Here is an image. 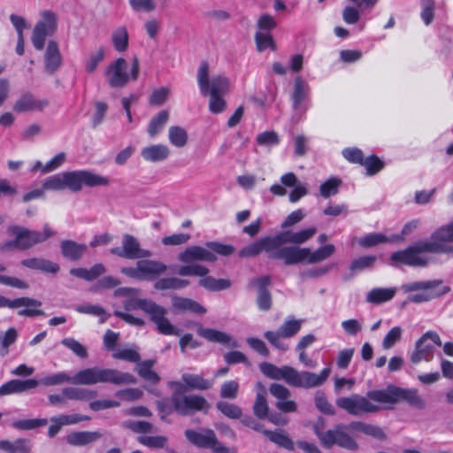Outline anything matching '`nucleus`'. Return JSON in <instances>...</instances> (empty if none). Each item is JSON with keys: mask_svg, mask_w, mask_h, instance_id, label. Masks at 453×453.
I'll return each mask as SVG.
<instances>
[{"mask_svg": "<svg viewBox=\"0 0 453 453\" xmlns=\"http://www.w3.org/2000/svg\"><path fill=\"white\" fill-rule=\"evenodd\" d=\"M108 184V178L89 171L66 172L58 178V189L67 188L73 192L81 191L83 186L93 188Z\"/></svg>", "mask_w": 453, "mask_h": 453, "instance_id": "nucleus-10", "label": "nucleus"}, {"mask_svg": "<svg viewBox=\"0 0 453 453\" xmlns=\"http://www.w3.org/2000/svg\"><path fill=\"white\" fill-rule=\"evenodd\" d=\"M173 410L180 415L186 416L196 411H207L211 405L207 400L199 395L172 394L170 397Z\"/></svg>", "mask_w": 453, "mask_h": 453, "instance_id": "nucleus-15", "label": "nucleus"}, {"mask_svg": "<svg viewBox=\"0 0 453 453\" xmlns=\"http://www.w3.org/2000/svg\"><path fill=\"white\" fill-rule=\"evenodd\" d=\"M128 64L123 58H117L110 64L105 70L108 84L111 88H123L130 80L136 81L139 76V60L134 58L132 61L131 74L127 73Z\"/></svg>", "mask_w": 453, "mask_h": 453, "instance_id": "nucleus-12", "label": "nucleus"}, {"mask_svg": "<svg viewBox=\"0 0 453 453\" xmlns=\"http://www.w3.org/2000/svg\"><path fill=\"white\" fill-rule=\"evenodd\" d=\"M57 70V44L50 42L45 54V71L53 74Z\"/></svg>", "mask_w": 453, "mask_h": 453, "instance_id": "nucleus-52", "label": "nucleus"}, {"mask_svg": "<svg viewBox=\"0 0 453 453\" xmlns=\"http://www.w3.org/2000/svg\"><path fill=\"white\" fill-rule=\"evenodd\" d=\"M257 388L258 391L257 393L256 400L253 405V412L258 418L264 419L267 418L269 411L265 397L266 391L265 386L260 382L257 383Z\"/></svg>", "mask_w": 453, "mask_h": 453, "instance_id": "nucleus-33", "label": "nucleus"}, {"mask_svg": "<svg viewBox=\"0 0 453 453\" xmlns=\"http://www.w3.org/2000/svg\"><path fill=\"white\" fill-rule=\"evenodd\" d=\"M342 156L346 160L353 164L361 165L365 157L363 151L358 148H347L342 150Z\"/></svg>", "mask_w": 453, "mask_h": 453, "instance_id": "nucleus-63", "label": "nucleus"}, {"mask_svg": "<svg viewBox=\"0 0 453 453\" xmlns=\"http://www.w3.org/2000/svg\"><path fill=\"white\" fill-rule=\"evenodd\" d=\"M65 380L73 385H94L97 383L126 385L136 383L135 377L129 372L98 366L82 369L73 377H68L65 373H58V382Z\"/></svg>", "mask_w": 453, "mask_h": 453, "instance_id": "nucleus-5", "label": "nucleus"}, {"mask_svg": "<svg viewBox=\"0 0 453 453\" xmlns=\"http://www.w3.org/2000/svg\"><path fill=\"white\" fill-rule=\"evenodd\" d=\"M181 380L188 390H208L212 388L213 381L204 379L200 374L182 373Z\"/></svg>", "mask_w": 453, "mask_h": 453, "instance_id": "nucleus-28", "label": "nucleus"}, {"mask_svg": "<svg viewBox=\"0 0 453 453\" xmlns=\"http://www.w3.org/2000/svg\"><path fill=\"white\" fill-rule=\"evenodd\" d=\"M441 280L414 281L403 285L405 292H418L408 296V301L415 303L428 302L432 299L446 295L450 291L448 286H441Z\"/></svg>", "mask_w": 453, "mask_h": 453, "instance_id": "nucleus-9", "label": "nucleus"}, {"mask_svg": "<svg viewBox=\"0 0 453 453\" xmlns=\"http://www.w3.org/2000/svg\"><path fill=\"white\" fill-rule=\"evenodd\" d=\"M261 372L272 380H283L292 387L311 388L323 385L330 375L331 369L324 368L319 374L311 372H298L295 368L283 365L278 367L273 364L263 362L259 365Z\"/></svg>", "mask_w": 453, "mask_h": 453, "instance_id": "nucleus-4", "label": "nucleus"}, {"mask_svg": "<svg viewBox=\"0 0 453 453\" xmlns=\"http://www.w3.org/2000/svg\"><path fill=\"white\" fill-rule=\"evenodd\" d=\"M439 334L434 331H427L416 342L415 349L411 355V361L418 364L422 360L430 361L433 358L434 345L441 346Z\"/></svg>", "mask_w": 453, "mask_h": 453, "instance_id": "nucleus-17", "label": "nucleus"}, {"mask_svg": "<svg viewBox=\"0 0 453 453\" xmlns=\"http://www.w3.org/2000/svg\"><path fill=\"white\" fill-rule=\"evenodd\" d=\"M403 330L400 326H394L385 335L382 341L384 349H391L397 342L401 340Z\"/></svg>", "mask_w": 453, "mask_h": 453, "instance_id": "nucleus-55", "label": "nucleus"}, {"mask_svg": "<svg viewBox=\"0 0 453 453\" xmlns=\"http://www.w3.org/2000/svg\"><path fill=\"white\" fill-rule=\"evenodd\" d=\"M156 361L153 359L145 360L137 364L136 371L138 374L147 381L157 384L160 380L158 374L152 370Z\"/></svg>", "mask_w": 453, "mask_h": 453, "instance_id": "nucleus-40", "label": "nucleus"}, {"mask_svg": "<svg viewBox=\"0 0 453 453\" xmlns=\"http://www.w3.org/2000/svg\"><path fill=\"white\" fill-rule=\"evenodd\" d=\"M302 319H295L293 317L286 319L280 326L278 331H266L264 337L270 342L275 349L287 351L289 345L283 342L282 339L292 338L301 330Z\"/></svg>", "mask_w": 453, "mask_h": 453, "instance_id": "nucleus-14", "label": "nucleus"}, {"mask_svg": "<svg viewBox=\"0 0 453 453\" xmlns=\"http://www.w3.org/2000/svg\"><path fill=\"white\" fill-rule=\"evenodd\" d=\"M233 245L219 242H207L204 246L192 245L178 255V259L184 264L195 261L215 262L217 256L228 257L234 252Z\"/></svg>", "mask_w": 453, "mask_h": 453, "instance_id": "nucleus-7", "label": "nucleus"}, {"mask_svg": "<svg viewBox=\"0 0 453 453\" xmlns=\"http://www.w3.org/2000/svg\"><path fill=\"white\" fill-rule=\"evenodd\" d=\"M279 136L274 131H266L257 136V142L261 146L271 147L279 143Z\"/></svg>", "mask_w": 453, "mask_h": 453, "instance_id": "nucleus-62", "label": "nucleus"}, {"mask_svg": "<svg viewBox=\"0 0 453 453\" xmlns=\"http://www.w3.org/2000/svg\"><path fill=\"white\" fill-rule=\"evenodd\" d=\"M195 326L197 334L210 342L219 343L233 349L239 347L238 342L225 332L212 328H205L199 323H196Z\"/></svg>", "mask_w": 453, "mask_h": 453, "instance_id": "nucleus-20", "label": "nucleus"}, {"mask_svg": "<svg viewBox=\"0 0 453 453\" xmlns=\"http://www.w3.org/2000/svg\"><path fill=\"white\" fill-rule=\"evenodd\" d=\"M122 426L135 434H149L154 431L153 424L145 420H126L122 423Z\"/></svg>", "mask_w": 453, "mask_h": 453, "instance_id": "nucleus-45", "label": "nucleus"}, {"mask_svg": "<svg viewBox=\"0 0 453 453\" xmlns=\"http://www.w3.org/2000/svg\"><path fill=\"white\" fill-rule=\"evenodd\" d=\"M188 280L180 279L177 277H166L157 280L154 288L157 290H167V289H181L189 285Z\"/></svg>", "mask_w": 453, "mask_h": 453, "instance_id": "nucleus-41", "label": "nucleus"}, {"mask_svg": "<svg viewBox=\"0 0 453 453\" xmlns=\"http://www.w3.org/2000/svg\"><path fill=\"white\" fill-rule=\"evenodd\" d=\"M169 114L166 111H161L154 116L148 126V134L150 137L157 135L166 124Z\"/></svg>", "mask_w": 453, "mask_h": 453, "instance_id": "nucleus-43", "label": "nucleus"}, {"mask_svg": "<svg viewBox=\"0 0 453 453\" xmlns=\"http://www.w3.org/2000/svg\"><path fill=\"white\" fill-rule=\"evenodd\" d=\"M377 260L376 256L367 255L354 259L349 265V270L352 273L362 272L373 267Z\"/></svg>", "mask_w": 453, "mask_h": 453, "instance_id": "nucleus-44", "label": "nucleus"}, {"mask_svg": "<svg viewBox=\"0 0 453 453\" xmlns=\"http://www.w3.org/2000/svg\"><path fill=\"white\" fill-rule=\"evenodd\" d=\"M110 252L126 259H140L152 256L149 250L141 248L138 240L134 236L128 234L123 235L122 246L111 248Z\"/></svg>", "mask_w": 453, "mask_h": 453, "instance_id": "nucleus-18", "label": "nucleus"}, {"mask_svg": "<svg viewBox=\"0 0 453 453\" xmlns=\"http://www.w3.org/2000/svg\"><path fill=\"white\" fill-rule=\"evenodd\" d=\"M209 269L200 264H187L180 266L178 274L180 276H198L203 277L208 274Z\"/></svg>", "mask_w": 453, "mask_h": 453, "instance_id": "nucleus-47", "label": "nucleus"}, {"mask_svg": "<svg viewBox=\"0 0 453 453\" xmlns=\"http://www.w3.org/2000/svg\"><path fill=\"white\" fill-rule=\"evenodd\" d=\"M372 401L393 406L401 402L418 410L426 408L425 400L419 395L417 388H403L388 385L384 389L370 390L365 396L354 394L351 396L337 398L336 405L352 416H361L367 413H375L381 408Z\"/></svg>", "mask_w": 453, "mask_h": 453, "instance_id": "nucleus-1", "label": "nucleus"}, {"mask_svg": "<svg viewBox=\"0 0 453 453\" xmlns=\"http://www.w3.org/2000/svg\"><path fill=\"white\" fill-rule=\"evenodd\" d=\"M262 433L273 443L288 450H294V442L288 435L281 430H263Z\"/></svg>", "mask_w": 453, "mask_h": 453, "instance_id": "nucleus-39", "label": "nucleus"}, {"mask_svg": "<svg viewBox=\"0 0 453 453\" xmlns=\"http://www.w3.org/2000/svg\"><path fill=\"white\" fill-rule=\"evenodd\" d=\"M315 405L323 413L327 415L334 414V408L327 401L324 392L317 391L315 395Z\"/></svg>", "mask_w": 453, "mask_h": 453, "instance_id": "nucleus-57", "label": "nucleus"}, {"mask_svg": "<svg viewBox=\"0 0 453 453\" xmlns=\"http://www.w3.org/2000/svg\"><path fill=\"white\" fill-rule=\"evenodd\" d=\"M62 395L65 398L72 400L89 401L96 398L97 393L89 388L68 387L63 388Z\"/></svg>", "mask_w": 453, "mask_h": 453, "instance_id": "nucleus-36", "label": "nucleus"}, {"mask_svg": "<svg viewBox=\"0 0 453 453\" xmlns=\"http://www.w3.org/2000/svg\"><path fill=\"white\" fill-rule=\"evenodd\" d=\"M103 434L98 431L73 432L66 436V441L73 446H86L99 440Z\"/></svg>", "mask_w": 453, "mask_h": 453, "instance_id": "nucleus-27", "label": "nucleus"}, {"mask_svg": "<svg viewBox=\"0 0 453 453\" xmlns=\"http://www.w3.org/2000/svg\"><path fill=\"white\" fill-rule=\"evenodd\" d=\"M48 424L47 418H27L19 419L12 422V426L18 430H33L37 427L44 426Z\"/></svg>", "mask_w": 453, "mask_h": 453, "instance_id": "nucleus-48", "label": "nucleus"}, {"mask_svg": "<svg viewBox=\"0 0 453 453\" xmlns=\"http://www.w3.org/2000/svg\"><path fill=\"white\" fill-rule=\"evenodd\" d=\"M198 285L210 291H220L231 287V281L227 279H215L212 276L201 277Z\"/></svg>", "mask_w": 453, "mask_h": 453, "instance_id": "nucleus-38", "label": "nucleus"}, {"mask_svg": "<svg viewBox=\"0 0 453 453\" xmlns=\"http://www.w3.org/2000/svg\"><path fill=\"white\" fill-rule=\"evenodd\" d=\"M115 395L123 401L134 402L142 398L143 393L139 388H126L117 391Z\"/></svg>", "mask_w": 453, "mask_h": 453, "instance_id": "nucleus-64", "label": "nucleus"}, {"mask_svg": "<svg viewBox=\"0 0 453 453\" xmlns=\"http://www.w3.org/2000/svg\"><path fill=\"white\" fill-rule=\"evenodd\" d=\"M272 395L277 398L276 408L282 412H295L297 404L295 401L288 400L291 393L288 388L279 383H273L269 388Z\"/></svg>", "mask_w": 453, "mask_h": 453, "instance_id": "nucleus-21", "label": "nucleus"}, {"mask_svg": "<svg viewBox=\"0 0 453 453\" xmlns=\"http://www.w3.org/2000/svg\"><path fill=\"white\" fill-rule=\"evenodd\" d=\"M143 311L150 316V320L157 326V331L165 335H180V331L176 328L165 317L167 311L163 306L148 299L144 303Z\"/></svg>", "mask_w": 453, "mask_h": 453, "instance_id": "nucleus-16", "label": "nucleus"}, {"mask_svg": "<svg viewBox=\"0 0 453 453\" xmlns=\"http://www.w3.org/2000/svg\"><path fill=\"white\" fill-rule=\"evenodd\" d=\"M168 138L172 145L183 148L188 143V135L183 127L173 126L169 127Z\"/></svg>", "mask_w": 453, "mask_h": 453, "instance_id": "nucleus-42", "label": "nucleus"}, {"mask_svg": "<svg viewBox=\"0 0 453 453\" xmlns=\"http://www.w3.org/2000/svg\"><path fill=\"white\" fill-rule=\"evenodd\" d=\"M341 183V180L336 178H331L326 180L319 187L320 195L325 198H328L331 196L336 195L338 193Z\"/></svg>", "mask_w": 453, "mask_h": 453, "instance_id": "nucleus-53", "label": "nucleus"}, {"mask_svg": "<svg viewBox=\"0 0 453 453\" xmlns=\"http://www.w3.org/2000/svg\"><path fill=\"white\" fill-rule=\"evenodd\" d=\"M18 338V332L14 327H10L1 337L0 355L6 356L9 353V347L13 344Z\"/></svg>", "mask_w": 453, "mask_h": 453, "instance_id": "nucleus-51", "label": "nucleus"}, {"mask_svg": "<svg viewBox=\"0 0 453 453\" xmlns=\"http://www.w3.org/2000/svg\"><path fill=\"white\" fill-rule=\"evenodd\" d=\"M141 156L146 161L157 163L168 158L170 149L164 144H154L144 147L141 150Z\"/></svg>", "mask_w": 453, "mask_h": 453, "instance_id": "nucleus-24", "label": "nucleus"}, {"mask_svg": "<svg viewBox=\"0 0 453 453\" xmlns=\"http://www.w3.org/2000/svg\"><path fill=\"white\" fill-rule=\"evenodd\" d=\"M172 304L175 311H190L199 315L206 312L203 305L190 298L174 296L172 297Z\"/></svg>", "mask_w": 453, "mask_h": 453, "instance_id": "nucleus-26", "label": "nucleus"}, {"mask_svg": "<svg viewBox=\"0 0 453 453\" xmlns=\"http://www.w3.org/2000/svg\"><path fill=\"white\" fill-rule=\"evenodd\" d=\"M420 17L422 21L426 26L431 25L434 19V0H420Z\"/></svg>", "mask_w": 453, "mask_h": 453, "instance_id": "nucleus-50", "label": "nucleus"}, {"mask_svg": "<svg viewBox=\"0 0 453 453\" xmlns=\"http://www.w3.org/2000/svg\"><path fill=\"white\" fill-rule=\"evenodd\" d=\"M197 83L203 96H225L230 88L229 80L221 74L209 77V65L203 61L197 70Z\"/></svg>", "mask_w": 453, "mask_h": 453, "instance_id": "nucleus-11", "label": "nucleus"}, {"mask_svg": "<svg viewBox=\"0 0 453 453\" xmlns=\"http://www.w3.org/2000/svg\"><path fill=\"white\" fill-rule=\"evenodd\" d=\"M136 441L141 445L152 449H165L167 452L173 450L169 449V439L165 435H139Z\"/></svg>", "mask_w": 453, "mask_h": 453, "instance_id": "nucleus-31", "label": "nucleus"}, {"mask_svg": "<svg viewBox=\"0 0 453 453\" xmlns=\"http://www.w3.org/2000/svg\"><path fill=\"white\" fill-rule=\"evenodd\" d=\"M112 42L118 51L121 52L126 50L128 45V35L127 30H116L112 35Z\"/></svg>", "mask_w": 453, "mask_h": 453, "instance_id": "nucleus-61", "label": "nucleus"}, {"mask_svg": "<svg viewBox=\"0 0 453 453\" xmlns=\"http://www.w3.org/2000/svg\"><path fill=\"white\" fill-rule=\"evenodd\" d=\"M362 165L365 167L366 174L371 176L379 173L384 167V163L377 156L371 155L365 157Z\"/></svg>", "mask_w": 453, "mask_h": 453, "instance_id": "nucleus-54", "label": "nucleus"}, {"mask_svg": "<svg viewBox=\"0 0 453 453\" xmlns=\"http://www.w3.org/2000/svg\"><path fill=\"white\" fill-rule=\"evenodd\" d=\"M140 294L141 290L134 288H120L115 291L116 296H121L125 297V300L123 301V306L126 311H131L137 309L143 311L145 306L144 303L148 299L139 298L138 296Z\"/></svg>", "mask_w": 453, "mask_h": 453, "instance_id": "nucleus-22", "label": "nucleus"}, {"mask_svg": "<svg viewBox=\"0 0 453 453\" xmlns=\"http://www.w3.org/2000/svg\"><path fill=\"white\" fill-rule=\"evenodd\" d=\"M239 384L236 380H227L221 385L220 396L222 398L235 399L238 395Z\"/></svg>", "mask_w": 453, "mask_h": 453, "instance_id": "nucleus-59", "label": "nucleus"}, {"mask_svg": "<svg viewBox=\"0 0 453 453\" xmlns=\"http://www.w3.org/2000/svg\"><path fill=\"white\" fill-rule=\"evenodd\" d=\"M313 431L320 444L326 449H330L334 445L350 451H356L359 449L355 438L347 432L346 425L337 424L333 429L326 431H322L318 425H315Z\"/></svg>", "mask_w": 453, "mask_h": 453, "instance_id": "nucleus-8", "label": "nucleus"}, {"mask_svg": "<svg viewBox=\"0 0 453 453\" xmlns=\"http://www.w3.org/2000/svg\"><path fill=\"white\" fill-rule=\"evenodd\" d=\"M335 251L333 244H326L311 251L310 248L288 246L281 250L277 257L281 258L285 265L301 263L317 264L329 258Z\"/></svg>", "mask_w": 453, "mask_h": 453, "instance_id": "nucleus-6", "label": "nucleus"}, {"mask_svg": "<svg viewBox=\"0 0 453 453\" xmlns=\"http://www.w3.org/2000/svg\"><path fill=\"white\" fill-rule=\"evenodd\" d=\"M16 300L21 301L18 315L33 318L43 314V311L39 309L41 306L39 301L29 297H19Z\"/></svg>", "mask_w": 453, "mask_h": 453, "instance_id": "nucleus-35", "label": "nucleus"}, {"mask_svg": "<svg viewBox=\"0 0 453 453\" xmlns=\"http://www.w3.org/2000/svg\"><path fill=\"white\" fill-rule=\"evenodd\" d=\"M47 102L36 101L29 93L22 95L15 103L13 109L17 112H24L42 109Z\"/></svg>", "mask_w": 453, "mask_h": 453, "instance_id": "nucleus-34", "label": "nucleus"}, {"mask_svg": "<svg viewBox=\"0 0 453 453\" xmlns=\"http://www.w3.org/2000/svg\"><path fill=\"white\" fill-rule=\"evenodd\" d=\"M10 232L15 235V240L13 242L5 243L4 247L10 248L15 246L21 250L29 249L33 245L45 241L50 235L46 232L29 231L19 226L10 227Z\"/></svg>", "mask_w": 453, "mask_h": 453, "instance_id": "nucleus-19", "label": "nucleus"}, {"mask_svg": "<svg viewBox=\"0 0 453 453\" xmlns=\"http://www.w3.org/2000/svg\"><path fill=\"white\" fill-rule=\"evenodd\" d=\"M216 407L222 414L229 418L236 419L242 417V411L236 404L220 401L217 403Z\"/></svg>", "mask_w": 453, "mask_h": 453, "instance_id": "nucleus-49", "label": "nucleus"}, {"mask_svg": "<svg viewBox=\"0 0 453 453\" xmlns=\"http://www.w3.org/2000/svg\"><path fill=\"white\" fill-rule=\"evenodd\" d=\"M317 232L315 227H309L298 232L285 231L274 236H265L240 250V257H254L265 252L269 259L280 260L277 257L281 250L285 249L286 243H292L293 246H299L309 241Z\"/></svg>", "mask_w": 453, "mask_h": 453, "instance_id": "nucleus-3", "label": "nucleus"}, {"mask_svg": "<svg viewBox=\"0 0 453 453\" xmlns=\"http://www.w3.org/2000/svg\"><path fill=\"white\" fill-rule=\"evenodd\" d=\"M77 311L81 313L91 314L100 317V323H104L109 317L105 314L104 309L99 305H81L77 308Z\"/></svg>", "mask_w": 453, "mask_h": 453, "instance_id": "nucleus-58", "label": "nucleus"}, {"mask_svg": "<svg viewBox=\"0 0 453 453\" xmlns=\"http://www.w3.org/2000/svg\"><path fill=\"white\" fill-rule=\"evenodd\" d=\"M425 253L453 257V221L434 230L429 240H421L390 255V265L426 267L431 259Z\"/></svg>", "mask_w": 453, "mask_h": 453, "instance_id": "nucleus-2", "label": "nucleus"}, {"mask_svg": "<svg viewBox=\"0 0 453 453\" xmlns=\"http://www.w3.org/2000/svg\"><path fill=\"white\" fill-rule=\"evenodd\" d=\"M388 241L386 235L379 233L369 234L358 240V243L363 248L373 247L380 243H384Z\"/></svg>", "mask_w": 453, "mask_h": 453, "instance_id": "nucleus-56", "label": "nucleus"}, {"mask_svg": "<svg viewBox=\"0 0 453 453\" xmlns=\"http://www.w3.org/2000/svg\"><path fill=\"white\" fill-rule=\"evenodd\" d=\"M395 293V288H374L367 293L365 300L369 303L380 304L390 301Z\"/></svg>", "mask_w": 453, "mask_h": 453, "instance_id": "nucleus-32", "label": "nucleus"}, {"mask_svg": "<svg viewBox=\"0 0 453 453\" xmlns=\"http://www.w3.org/2000/svg\"><path fill=\"white\" fill-rule=\"evenodd\" d=\"M105 271V267L103 264H96L90 269L73 268L70 270V274L91 281L104 274Z\"/></svg>", "mask_w": 453, "mask_h": 453, "instance_id": "nucleus-37", "label": "nucleus"}, {"mask_svg": "<svg viewBox=\"0 0 453 453\" xmlns=\"http://www.w3.org/2000/svg\"><path fill=\"white\" fill-rule=\"evenodd\" d=\"M61 342L79 357L85 358L88 357L87 349L76 340L73 338H65Z\"/></svg>", "mask_w": 453, "mask_h": 453, "instance_id": "nucleus-60", "label": "nucleus"}, {"mask_svg": "<svg viewBox=\"0 0 453 453\" xmlns=\"http://www.w3.org/2000/svg\"><path fill=\"white\" fill-rule=\"evenodd\" d=\"M61 252L67 259L79 260L87 251V245L77 243L71 240H65L60 244Z\"/></svg>", "mask_w": 453, "mask_h": 453, "instance_id": "nucleus-29", "label": "nucleus"}, {"mask_svg": "<svg viewBox=\"0 0 453 453\" xmlns=\"http://www.w3.org/2000/svg\"><path fill=\"white\" fill-rule=\"evenodd\" d=\"M184 435L187 441L196 448L209 449L212 453H235L234 449L227 448L218 440L212 429H187L184 432Z\"/></svg>", "mask_w": 453, "mask_h": 453, "instance_id": "nucleus-13", "label": "nucleus"}, {"mask_svg": "<svg viewBox=\"0 0 453 453\" xmlns=\"http://www.w3.org/2000/svg\"><path fill=\"white\" fill-rule=\"evenodd\" d=\"M255 40L258 51H264L267 49L275 50V44L269 30H257Z\"/></svg>", "mask_w": 453, "mask_h": 453, "instance_id": "nucleus-46", "label": "nucleus"}, {"mask_svg": "<svg viewBox=\"0 0 453 453\" xmlns=\"http://www.w3.org/2000/svg\"><path fill=\"white\" fill-rule=\"evenodd\" d=\"M309 93L310 86L303 81L301 77H296L294 81L293 92L291 94L292 104L295 110L302 108V104L309 96Z\"/></svg>", "mask_w": 453, "mask_h": 453, "instance_id": "nucleus-30", "label": "nucleus"}, {"mask_svg": "<svg viewBox=\"0 0 453 453\" xmlns=\"http://www.w3.org/2000/svg\"><path fill=\"white\" fill-rule=\"evenodd\" d=\"M346 426L347 431L349 429L355 432H359L380 441L387 439V435L384 431L375 425L367 424L362 421H352Z\"/></svg>", "mask_w": 453, "mask_h": 453, "instance_id": "nucleus-25", "label": "nucleus"}, {"mask_svg": "<svg viewBox=\"0 0 453 453\" xmlns=\"http://www.w3.org/2000/svg\"><path fill=\"white\" fill-rule=\"evenodd\" d=\"M137 265L141 266L142 280H155L167 270L166 265L157 260H139Z\"/></svg>", "mask_w": 453, "mask_h": 453, "instance_id": "nucleus-23", "label": "nucleus"}]
</instances>
